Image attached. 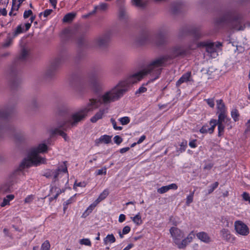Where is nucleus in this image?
<instances>
[{
    "instance_id": "f257e3e1",
    "label": "nucleus",
    "mask_w": 250,
    "mask_h": 250,
    "mask_svg": "<svg viewBox=\"0 0 250 250\" xmlns=\"http://www.w3.org/2000/svg\"><path fill=\"white\" fill-rule=\"evenodd\" d=\"M142 79L141 73L137 72L120 81L116 85L102 96L101 101L96 99H89L86 105L73 113L70 118L63 124L62 126L67 129L72 126H77L79 122L85 119L88 112L98 108L102 103L107 104L119 100L130 89L133 84L138 83Z\"/></svg>"
},
{
    "instance_id": "f03ea898",
    "label": "nucleus",
    "mask_w": 250,
    "mask_h": 250,
    "mask_svg": "<svg viewBox=\"0 0 250 250\" xmlns=\"http://www.w3.org/2000/svg\"><path fill=\"white\" fill-rule=\"evenodd\" d=\"M190 46L177 44L170 47L168 54L161 56L152 61L143 71H139L142 78L145 75L150 74L151 80L158 79L161 73L163 67L167 65L168 62L177 58H183L190 53Z\"/></svg>"
},
{
    "instance_id": "7ed1b4c3",
    "label": "nucleus",
    "mask_w": 250,
    "mask_h": 250,
    "mask_svg": "<svg viewBox=\"0 0 250 250\" xmlns=\"http://www.w3.org/2000/svg\"><path fill=\"white\" fill-rule=\"evenodd\" d=\"M214 23L216 26L226 27L236 31H243L246 28L243 14L234 9L227 10L216 18Z\"/></svg>"
},
{
    "instance_id": "20e7f679",
    "label": "nucleus",
    "mask_w": 250,
    "mask_h": 250,
    "mask_svg": "<svg viewBox=\"0 0 250 250\" xmlns=\"http://www.w3.org/2000/svg\"><path fill=\"white\" fill-rule=\"evenodd\" d=\"M47 146L45 144H40L37 147L33 148L30 151L28 157L25 159L21 164L18 170L21 171L25 168L29 167L32 165L38 166L44 164L45 162L44 158L41 157L39 154L47 151Z\"/></svg>"
},
{
    "instance_id": "39448f33",
    "label": "nucleus",
    "mask_w": 250,
    "mask_h": 250,
    "mask_svg": "<svg viewBox=\"0 0 250 250\" xmlns=\"http://www.w3.org/2000/svg\"><path fill=\"white\" fill-rule=\"evenodd\" d=\"M97 77V73H91L89 75V81H79L73 86V90L77 94L80 95L86 93L90 88L95 91H98L100 88V85Z\"/></svg>"
},
{
    "instance_id": "423d86ee",
    "label": "nucleus",
    "mask_w": 250,
    "mask_h": 250,
    "mask_svg": "<svg viewBox=\"0 0 250 250\" xmlns=\"http://www.w3.org/2000/svg\"><path fill=\"white\" fill-rule=\"evenodd\" d=\"M28 55V51L25 48L21 49V52L17 58L15 64L11 66L8 72V79H9L11 86L12 88L16 89L21 83V79L18 75L16 65L24 63L26 60Z\"/></svg>"
},
{
    "instance_id": "0eeeda50",
    "label": "nucleus",
    "mask_w": 250,
    "mask_h": 250,
    "mask_svg": "<svg viewBox=\"0 0 250 250\" xmlns=\"http://www.w3.org/2000/svg\"><path fill=\"white\" fill-rule=\"evenodd\" d=\"M137 42L140 44L147 43H153L157 47H162L167 44V39L165 33L161 30L155 35L154 39H152L148 31H143L137 39Z\"/></svg>"
},
{
    "instance_id": "6e6552de",
    "label": "nucleus",
    "mask_w": 250,
    "mask_h": 250,
    "mask_svg": "<svg viewBox=\"0 0 250 250\" xmlns=\"http://www.w3.org/2000/svg\"><path fill=\"white\" fill-rule=\"evenodd\" d=\"M64 61V58L60 56L55 58L51 62L50 66L47 68L43 74V79L46 81L53 79L56 73V71L60 65Z\"/></svg>"
},
{
    "instance_id": "1a4fd4ad",
    "label": "nucleus",
    "mask_w": 250,
    "mask_h": 250,
    "mask_svg": "<svg viewBox=\"0 0 250 250\" xmlns=\"http://www.w3.org/2000/svg\"><path fill=\"white\" fill-rule=\"evenodd\" d=\"M14 106L6 105L4 108L0 109V122L1 121L8 120L13 113ZM12 129V128L8 124L2 125L0 123V130L4 129Z\"/></svg>"
},
{
    "instance_id": "9d476101",
    "label": "nucleus",
    "mask_w": 250,
    "mask_h": 250,
    "mask_svg": "<svg viewBox=\"0 0 250 250\" xmlns=\"http://www.w3.org/2000/svg\"><path fill=\"white\" fill-rule=\"evenodd\" d=\"M180 36L191 35L196 40L199 39L203 36L199 28L186 26L180 31Z\"/></svg>"
},
{
    "instance_id": "9b49d317",
    "label": "nucleus",
    "mask_w": 250,
    "mask_h": 250,
    "mask_svg": "<svg viewBox=\"0 0 250 250\" xmlns=\"http://www.w3.org/2000/svg\"><path fill=\"white\" fill-rule=\"evenodd\" d=\"M169 232L175 244L184 237V232L177 228L171 227L169 229Z\"/></svg>"
},
{
    "instance_id": "f8f14e48",
    "label": "nucleus",
    "mask_w": 250,
    "mask_h": 250,
    "mask_svg": "<svg viewBox=\"0 0 250 250\" xmlns=\"http://www.w3.org/2000/svg\"><path fill=\"white\" fill-rule=\"evenodd\" d=\"M110 38V34L109 33L105 34L100 36L96 40V45L100 48H104L108 45Z\"/></svg>"
},
{
    "instance_id": "ddd939ff",
    "label": "nucleus",
    "mask_w": 250,
    "mask_h": 250,
    "mask_svg": "<svg viewBox=\"0 0 250 250\" xmlns=\"http://www.w3.org/2000/svg\"><path fill=\"white\" fill-rule=\"evenodd\" d=\"M70 118V117L68 118L67 119H66L65 120L63 121L62 123H61L59 125L58 128H56L54 129H52L51 131L52 134L54 135L56 134H59L61 136H62L65 141L68 140V137L67 136V134L63 131L61 129H63L64 131H67L68 129H71L73 126L71 127L70 128H67V129H65L64 126H62L63 124L66 122L67 120H69Z\"/></svg>"
},
{
    "instance_id": "4468645a",
    "label": "nucleus",
    "mask_w": 250,
    "mask_h": 250,
    "mask_svg": "<svg viewBox=\"0 0 250 250\" xmlns=\"http://www.w3.org/2000/svg\"><path fill=\"white\" fill-rule=\"evenodd\" d=\"M235 229L237 232L242 235H247L249 233L248 227L240 221L235 222Z\"/></svg>"
},
{
    "instance_id": "2eb2a0df",
    "label": "nucleus",
    "mask_w": 250,
    "mask_h": 250,
    "mask_svg": "<svg viewBox=\"0 0 250 250\" xmlns=\"http://www.w3.org/2000/svg\"><path fill=\"white\" fill-rule=\"evenodd\" d=\"M198 47H205L206 51L211 54L216 52L215 44L209 41L201 42L198 43Z\"/></svg>"
},
{
    "instance_id": "dca6fc26",
    "label": "nucleus",
    "mask_w": 250,
    "mask_h": 250,
    "mask_svg": "<svg viewBox=\"0 0 250 250\" xmlns=\"http://www.w3.org/2000/svg\"><path fill=\"white\" fill-rule=\"evenodd\" d=\"M226 120L230 121V119L227 117L225 112H220L218 115V119L217 120L211 119L210 121V123L215 124L216 126L217 124L222 123L223 124V123H225Z\"/></svg>"
},
{
    "instance_id": "f3484780",
    "label": "nucleus",
    "mask_w": 250,
    "mask_h": 250,
    "mask_svg": "<svg viewBox=\"0 0 250 250\" xmlns=\"http://www.w3.org/2000/svg\"><path fill=\"white\" fill-rule=\"evenodd\" d=\"M106 113H107V108L100 109L99 111L90 119V121L93 123H96L98 120L102 119L103 115Z\"/></svg>"
},
{
    "instance_id": "a211bd4d",
    "label": "nucleus",
    "mask_w": 250,
    "mask_h": 250,
    "mask_svg": "<svg viewBox=\"0 0 250 250\" xmlns=\"http://www.w3.org/2000/svg\"><path fill=\"white\" fill-rule=\"evenodd\" d=\"M209 125L211 126L210 127H208V125L207 124L204 125L200 129V132L202 134H205L208 133L209 134H212L214 132V128L215 127V124L210 123L209 122Z\"/></svg>"
},
{
    "instance_id": "6ab92c4d",
    "label": "nucleus",
    "mask_w": 250,
    "mask_h": 250,
    "mask_svg": "<svg viewBox=\"0 0 250 250\" xmlns=\"http://www.w3.org/2000/svg\"><path fill=\"white\" fill-rule=\"evenodd\" d=\"M191 76V72H188L184 74L182 77L176 82V85L177 87L179 86L182 83L190 81Z\"/></svg>"
},
{
    "instance_id": "aec40b11",
    "label": "nucleus",
    "mask_w": 250,
    "mask_h": 250,
    "mask_svg": "<svg viewBox=\"0 0 250 250\" xmlns=\"http://www.w3.org/2000/svg\"><path fill=\"white\" fill-rule=\"evenodd\" d=\"M197 237L201 241L205 243H209L211 241V238L208 236L207 233L202 231L196 234Z\"/></svg>"
},
{
    "instance_id": "412c9836",
    "label": "nucleus",
    "mask_w": 250,
    "mask_h": 250,
    "mask_svg": "<svg viewBox=\"0 0 250 250\" xmlns=\"http://www.w3.org/2000/svg\"><path fill=\"white\" fill-rule=\"evenodd\" d=\"M111 136H110L107 135H102L98 139L96 140L95 143L97 145H98L100 143H104L107 144L111 142Z\"/></svg>"
},
{
    "instance_id": "4be33fe9",
    "label": "nucleus",
    "mask_w": 250,
    "mask_h": 250,
    "mask_svg": "<svg viewBox=\"0 0 250 250\" xmlns=\"http://www.w3.org/2000/svg\"><path fill=\"white\" fill-rule=\"evenodd\" d=\"M61 171H62L63 172H67V169L65 163H64V167L62 168V169L58 167L56 170H53V174L52 176H53L54 182H55L57 180V178H58V176L59 175L60 172Z\"/></svg>"
},
{
    "instance_id": "5701e85b",
    "label": "nucleus",
    "mask_w": 250,
    "mask_h": 250,
    "mask_svg": "<svg viewBox=\"0 0 250 250\" xmlns=\"http://www.w3.org/2000/svg\"><path fill=\"white\" fill-rule=\"evenodd\" d=\"M14 137L17 141L22 142L25 139L26 135L21 131H18L15 133Z\"/></svg>"
},
{
    "instance_id": "b1692460",
    "label": "nucleus",
    "mask_w": 250,
    "mask_h": 250,
    "mask_svg": "<svg viewBox=\"0 0 250 250\" xmlns=\"http://www.w3.org/2000/svg\"><path fill=\"white\" fill-rule=\"evenodd\" d=\"M76 16V14L74 13H69L66 14L63 18V22H69L72 21Z\"/></svg>"
},
{
    "instance_id": "393cba45",
    "label": "nucleus",
    "mask_w": 250,
    "mask_h": 250,
    "mask_svg": "<svg viewBox=\"0 0 250 250\" xmlns=\"http://www.w3.org/2000/svg\"><path fill=\"white\" fill-rule=\"evenodd\" d=\"M14 198V195L10 194L6 196L3 200L2 202L0 204L1 207H5V206L9 204V202Z\"/></svg>"
},
{
    "instance_id": "a878e982",
    "label": "nucleus",
    "mask_w": 250,
    "mask_h": 250,
    "mask_svg": "<svg viewBox=\"0 0 250 250\" xmlns=\"http://www.w3.org/2000/svg\"><path fill=\"white\" fill-rule=\"evenodd\" d=\"M116 241V239L113 234H108L104 239V245H107L108 243H113Z\"/></svg>"
},
{
    "instance_id": "bb28decb",
    "label": "nucleus",
    "mask_w": 250,
    "mask_h": 250,
    "mask_svg": "<svg viewBox=\"0 0 250 250\" xmlns=\"http://www.w3.org/2000/svg\"><path fill=\"white\" fill-rule=\"evenodd\" d=\"M96 207V206L93 203L91 204L83 213L82 215V217L85 218L87 216L93 211Z\"/></svg>"
},
{
    "instance_id": "cd10ccee",
    "label": "nucleus",
    "mask_w": 250,
    "mask_h": 250,
    "mask_svg": "<svg viewBox=\"0 0 250 250\" xmlns=\"http://www.w3.org/2000/svg\"><path fill=\"white\" fill-rule=\"evenodd\" d=\"M119 18L123 20H125L128 19V15L125 10L123 8H121L119 11Z\"/></svg>"
},
{
    "instance_id": "c85d7f7f",
    "label": "nucleus",
    "mask_w": 250,
    "mask_h": 250,
    "mask_svg": "<svg viewBox=\"0 0 250 250\" xmlns=\"http://www.w3.org/2000/svg\"><path fill=\"white\" fill-rule=\"evenodd\" d=\"M217 107L220 112H225V105L222 100H219L216 101Z\"/></svg>"
},
{
    "instance_id": "c756f323",
    "label": "nucleus",
    "mask_w": 250,
    "mask_h": 250,
    "mask_svg": "<svg viewBox=\"0 0 250 250\" xmlns=\"http://www.w3.org/2000/svg\"><path fill=\"white\" fill-rule=\"evenodd\" d=\"M182 8V4L177 3L172 6V12L174 14H177L181 11Z\"/></svg>"
},
{
    "instance_id": "7c9ffc66",
    "label": "nucleus",
    "mask_w": 250,
    "mask_h": 250,
    "mask_svg": "<svg viewBox=\"0 0 250 250\" xmlns=\"http://www.w3.org/2000/svg\"><path fill=\"white\" fill-rule=\"evenodd\" d=\"M131 219L132 221L137 225H140L142 223V220L140 213H138L134 217H131Z\"/></svg>"
},
{
    "instance_id": "2f4dec72",
    "label": "nucleus",
    "mask_w": 250,
    "mask_h": 250,
    "mask_svg": "<svg viewBox=\"0 0 250 250\" xmlns=\"http://www.w3.org/2000/svg\"><path fill=\"white\" fill-rule=\"evenodd\" d=\"M189 243L188 241L186 240V238L183 239L182 241L180 240L176 244L178 248L179 249H184L186 246Z\"/></svg>"
},
{
    "instance_id": "473e14b6",
    "label": "nucleus",
    "mask_w": 250,
    "mask_h": 250,
    "mask_svg": "<svg viewBox=\"0 0 250 250\" xmlns=\"http://www.w3.org/2000/svg\"><path fill=\"white\" fill-rule=\"evenodd\" d=\"M231 116L235 122L238 121L239 114L237 109H233L231 111Z\"/></svg>"
},
{
    "instance_id": "72a5a7b5",
    "label": "nucleus",
    "mask_w": 250,
    "mask_h": 250,
    "mask_svg": "<svg viewBox=\"0 0 250 250\" xmlns=\"http://www.w3.org/2000/svg\"><path fill=\"white\" fill-rule=\"evenodd\" d=\"M133 5L137 7L143 8L145 6L146 4L142 0H131Z\"/></svg>"
},
{
    "instance_id": "f704fd0d",
    "label": "nucleus",
    "mask_w": 250,
    "mask_h": 250,
    "mask_svg": "<svg viewBox=\"0 0 250 250\" xmlns=\"http://www.w3.org/2000/svg\"><path fill=\"white\" fill-rule=\"evenodd\" d=\"M221 234L222 236V237L225 239V240H228L230 238V234L229 233V231L228 229H222L221 230Z\"/></svg>"
},
{
    "instance_id": "c9c22d12",
    "label": "nucleus",
    "mask_w": 250,
    "mask_h": 250,
    "mask_svg": "<svg viewBox=\"0 0 250 250\" xmlns=\"http://www.w3.org/2000/svg\"><path fill=\"white\" fill-rule=\"evenodd\" d=\"M78 45L80 46H83L85 44V40L83 35L80 36L77 41Z\"/></svg>"
},
{
    "instance_id": "e433bc0d",
    "label": "nucleus",
    "mask_w": 250,
    "mask_h": 250,
    "mask_svg": "<svg viewBox=\"0 0 250 250\" xmlns=\"http://www.w3.org/2000/svg\"><path fill=\"white\" fill-rule=\"evenodd\" d=\"M217 125H218V136L220 137L224 133L225 126L224 124H222V123L217 124Z\"/></svg>"
},
{
    "instance_id": "4c0bfd02",
    "label": "nucleus",
    "mask_w": 250,
    "mask_h": 250,
    "mask_svg": "<svg viewBox=\"0 0 250 250\" xmlns=\"http://www.w3.org/2000/svg\"><path fill=\"white\" fill-rule=\"evenodd\" d=\"M180 147L177 150V152L179 153H182L186 150L187 146V141L182 142L180 145Z\"/></svg>"
},
{
    "instance_id": "58836bf2",
    "label": "nucleus",
    "mask_w": 250,
    "mask_h": 250,
    "mask_svg": "<svg viewBox=\"0 0 250 250\" xmlns=\"http://www.w3.org/2000/svg\"><path fill=\"white\" fill-rule=\"evenodd\" d=\"M50 245L48 240L44 241L41 246V250H49Z\"/></svg>"
},
{
    "instance_id": "ea45409f",
    "label": "nucleus",
    "mask_w": 250,
    "mask_h": 250,
    "mask_svg": "<svg viewBox=\"0 0 250 250\" xmlns=\"http://www.w3.org/2000/svg\"><path fill=\"white\" fill-rule=\"evenodd\" d=\"M96 7L98 10H101V11H104L106 10V9L108 7V4L106 3H100L99 5L96 6Z\"/></svg>"
},
{
    "instance_id": "a19ab883",
    "label": "nucleus",
    "mask_w": 250,
    "mask_h": 250,
    "mask_svg": "<svg viewBox=\"0 0 250 250\" xmlns=\"http://www.w3.org/2000/svg\"><path fill=\"white\" fill-rule=\"evenodd\" d=\"M219 183L218 182H215L213 184L210 185L209 187V189L208 190V193H211L214 190L216 189L218 186Z\"/></svg>"
},
{
    "instance_id": "79ce46f5",
    "label": "nucleus",
    "mask_w": 250,
    "mask_h": 250,
    "mask_svg": "<svg viewBox=\"0 0 250 250\" xmlns=\"http://www.w3.org/2000/svg\"><path fill=\"white\" fill-rule=\"evenodd\" d=\"M194 193V191L192 192L189 195L187 196L186 199L187 205H189V204L193 202Z\"/></svg>"
},
{
    "instance_id": "37998d69",
    "label": "nucleus",
    "mask_w": 250,
    "mask_h": 250,
    "mask_svg": "<svg viewBox=\"0 0 250 250\" xmlns=\"http://www.w3.org/2000/svg\"><path fill=\"white\" fill-rule=\"evenodd\" d=\"M122 125H126L130 122V119L128 117H124L119 119Z\"/></svg>"
},
{
    "instance_id": "c03bdc74",
    "label": "nucleus",
    "mask_w": 250,
    "mask_h": 250,
    "mask_svg": "<svg viewBox=\"0 0 250 250\" xmlns=\"http://www.w3.org/2000/svg\"><path fill=\"white\" fill-rule=\"evenodd\" d=\"M23 31V28L21 24L19 25L16 30L14 31V36H17L18 35L22 33Z\"/></svg>"
},
{
    "instance_id": "a18cd8bd",
    "label": "nucleus",
    "mask_w": 250,
    "mask_h": 250,
    "mask_svg": "<svg viewBox=\"0 0 250 250\" xmlns=\"http://www.w3.org/2000/svg\"><path fill=\"white\" fill-rule=\"evenodd\" d=\"M80 243L81 245H84L86 246H90L91 245V243L89 239L87 238H83L82 239H81L80 241Z\"/></svg>"
},
{
    "instance_id": "49530a36",
    "label": "nucleus",
    "mask_w": 250,
    "mask_h": 250,
    "mask_svg": "<svg viewBox=\"0 0 250 250\" xmlns=\"http://www.w3.org/2000/svg\"><path fill=\"white\" fill-rule=\"evenodd\" d=\"M110 122L113 125V128L117 130H121L123 129L122 126H118L116 125V122L113 118H111Z\"/></svg>"
},
{
    "instance_id": "de8ad7c7",
    "label": "nucleus",
    "mask_w": 250,
    "mask_h": 250,
    "mask_svg": "<svg viewBox=\"0 0 250 250\" xmlns=\"http://www.w3.org/2000/svg\"><path fill=\"white\" fill-rule=\"evenodd\" d=\"M168 191L167 186H163L157 189V192L160 194H163Z\"/></svg>"
},
{
    "instance_id": "09e8293b",
    "label": "nucleus",
    "mask_w": 250,
    "mask_h": 250,
    "mask_svg": "<svg viewBox=\"0 0 250 250\" xmlns=\"http://www.w3.org/2000/svg\"><path fill=\"white\" fill-rule=\"evenodd\" d=\"M147 90V89L146 87H144L143 85L141 86L136 92H135V95H137L138 94H140L141 93H143L145 92H146Z\"/></svg>"
},
{
    "instance_id": "8fccbe9b",
    "label": "nucleus",
    "mask_w": 250,
    "mask_h": 250,
    "mask_svg": "<svg viewBox=\"0 0 250 250\" xmlns=\"http://www.w3.org/2000/svg\"><path fill=\"white\" fill-rule=\"evenodd\" d=\"M114 142L117 145H120L123 142V139L119 135L115 136L114 138Z\"/></svg>"
},
{
    "instance_id": "3c124183",
    "label": "nucleus",
    "mask_w": 250,
    "mask_h": 250,
    "mask_svg": "<svg viewBox=\"0 0 250 250\" xmlns=\"http://www.w3.org/2000/svg\"><path fill=\"white\" fill-rule=\"evenodd\" d=\"M53 174V170L48 169L44 172L43 175L47 178H50L52 177Z\"/></svg>"
},
{
    "instance_id": "603ef678",
    "label": "nucleus",
    "mask_w": 250,
    "mask_h": 250,
    "mask_svg": "<svg viewBox=\"0 0 250 250\" xmlns=\"http://www.w3.org/2000/svg\"><path fill=\"white\" fill-rule=\"evenodd\" d=\"M108 193V191L107 189H105L100 194L99 197L103 200L107 197Z\"/></svg>"
},
{
    "instance_id": "864d4df0",
    "label": "nucleus",
    "mask_w": 250,
    "mask_h": 250,
    "mask_svg": "<svg viewBox=\"0 0 250 250\" xmlns=\"http://www.w3.org/2000/svg\"><path fill=\"white\" fill-rule=\"evenodd\" d=\"M242 196L244 200L246 201H248L250 204V196L249 194L246 192H244L243 193Z\"/></svg>"
},
{
    "instance_id": "5fc2aeb1",
    "label": "nucleus",
    "mask_w": 250,
    "mask_h": 250,
    "mask_svg": "<svg viewBox=\"0 0 250 250\" xmlns=\"http://www.w3.org/2000/svg\"><path fill=\"white\" fill-rule=\"evenodd\" d=\"M95 173L97 175H105L106 173V168L104 167V169H98L96 171Z\"/></svg>"
},
{
    "instance_id": "6e6d98bb",
    "label": "nucleus",
    "mask_w": 250,
    "mask_h": 250,
    "mask_svg": "<svg viewBox=\"0 0 250 250\" xmlns=\"http://www.w3.org/2000/svg\"><path fill=\"white\" fill-rule=\"evenodd\" d=\"M61 190L60 189H58V190L57 191V193H56V194L53 197H51L49 198V202H51L53 200L56 199L58 198V196L61 193Z\"/></svg>"
},
{
    "instance_id": "4d7b16f0",
    "label": "nucleus",
    "mask_w": 250,
    "mask_h": 250,
    "mask_svg": "<svg viewBox=\"0 0 250 250\" xmlns=\"http://www.w3.org/2000/svg\"><path fill=\"white\" fill-rule=\"evenodd\" d=\"M32 14H33V12H32V10H25L23 13V18L24 19H27L28 17H29L30 16H32Z\"/></svg>"
},
{
    "instance_id": "13d9d810",
    "label": "nucleus",
    "mask_w": 250,
    "mask_h": 250,
    "mask_svg": "<svg viewBox=\"0 0 250 250\" xmlns=\"http://www.w3.org/2000/svg\"><path fill=\"white\" fill-rule=\"evenodd\" d=\"M194 237V231H191L189 234L188 235V236L186 238V240L188 241V242L190 243L193 239Z\"/></svg>"
},
{
    "instance_id": "bf43d9fd",
    "label": "nucleus",
    "mask_w": 250,
    "mask_h": 250,
    "mask_svg": "<svg viewBox=\"0 0 250 250\" xmlns=\"http://www.w3.org/2000/svg\"><path fill=\"white\" fill-rule=\"evenodd\" d=\"M205 101H206L210 107H213L214 106V102L213 99H205Z\"/></svg>"
},
{
    "instance_id": "052dcab7",
    "label": "nucleus",
    "mask_w": 250,
    "mask_h": 250,
    "mask_svg": "<svg viewBox=\"0 0 250 250\" xmlns=\"http://www.w3.org/2000/svg\"><path fill=\"white\" fill-rule=\"evenodd\" d=\"M85 186H86V184L84 182H79L78 183H77L76 182H75L73 188L75 189L77 187H85Z\"/></svg>"
},
{
    "instance_id": "680f3d73",
    "label": "nucleus",
    "mask_w": 250,
    "mask_h": 250,
    "mask_svg": "<svg viewBox=\"0 0 250 250\" xmlns=\"http://www.w3.org/2000/svg\"><path fill=\"white\" fill-rule=\"evenodd\" d=\"M33 199L34 198L33 195H28L25 198L24 202L26 203H29L33 201Z\"/></svg>"
},
{
    "instance_id": "e2e57ef3",
    "label": "nucleus",
    "mask_w": 250,
    "mask_h": 250,
    "mask_svg": "<svg viewBox=\"0 0 250 250\" xmlns=\"http://www.w3.org/2000/svg\"><path fill=\"white\" fill-rule=\"evenodd\" d=\"M130 231V228L128 226H125L123 229V234H127Z\"/></svg>"
},
{
    "instance_id": "0e129e2a",
    "label": "nucleus",
    "mask_w": 250,
    "mask_h": 250,
    "mask_svg": "<svg viewBox=\"0 0 250 250\" xmlns=\"http://www.w3.org/2000/svg\"><path fill=\"white\" fill-rule=\"evenodd\" d=\"M167 186L168 190L169 189H177L178 188L177 185L176 184H174V183L171 184L169 185H167Z\"/></svg>"
},
{
    "instance_id": "69168bd1",
    "label": "nucleus",
    "mask_w": 250,
    "mask_h": 250,
    "mask_svg": "<svg viewBox=\"0 0 250 250\" xmlns=\"http://www.w3.org/2000/svg\"><path fill=\"white\" fill-rule=\"evenodd\" d=\"M53 12V10L52 9H46L43 12V16L44 17H47L49 15H50L52 12Z\"/></svg>"
},
{
    "instance_id": "338daca9",
    "label": "nucleus",
    "mask_w": 250,
    "mask_h": 250,
    "mask_svg": "<svg viewBox=\"0 0 250 250\" xmlns=\"http://www.w3.org/2000/svg\"><path fill=\"white\" fill-rule=\"evenodd\" d=\"M213 166V164L212 163H208V164L205 165L204 167V169L207 170H210Z\"/></svg>"
},
{
    "instance_id": "774afa93",
    "label": "nucleus",
    "mask_w": 250,
    "mask_h": 250,
    "mask_svg": "<svg viewBox=\"0 0 250 250\" xmlns=\"http://www.w3.org/2000/svg\"><path fill=\"white\" fill-rule=\"evenodd\" d=\"M245 125L246 128L245 129V132H248L250 131V119L246 123Z\"/></svg>"
}]
</instances>
